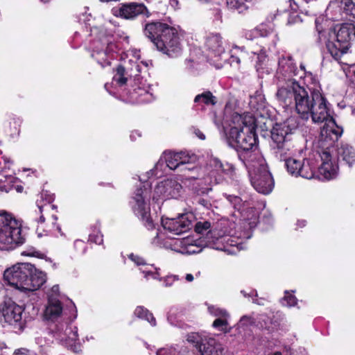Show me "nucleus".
Returning a JSON list of instances; mask_svg holds the SVG:
<instances>
[{
  "label": "nucleus",
  "mask_w": 355,
  "mask_h": 355,
  "mask_svg": "<svg viewBox=\"0 0 355 355\" xmlns=\"http://www.w3.org/2000/svg\"><path fill=\"white\" fill-rule=\"evenodd\" d=\"M340 6L346 15L355 18V0H340Z\"/></svg>",
  "instance_id": "ea45409f"
},
{
  "label": "nucleus",
  "mask_w": 355,
  "mask_h": 355,
  "mask_svg": "<svg viewBox=\"0 0 355 355\" xmlns=\"http://www.w3.org/2000/svg\"><path fill=\"white\" fill-rule=\"evenodd\" d=\"M213 14L214 15L215 20L221 21L222 19V13L221 10L219 8H216L214 10Z\"/></svg>",
  "instance_id": "864d4df0"
},
{
  "label": "nucleus",
  "mask_w": 355,
  "mask_h": 355,
  "mask_svg": "<svg viewBox=\"0 0 355 355\" xmlns=\"http://www.w3.org/2000/svg\"><path fill=\"white\" fill-rule=\"evenodd\" d=\"M192 214H184L173 218H162L163 228L172 235H179L189 230L192 227Z\"/></svg>",
  "instance_id": "f3484780"
},
{
  "label": "nucleus",
  "mask_w": 355,
  "mask_h": 355,
  "mask_svg": "<svg viewBox=\"0 0 355 355\" xmlns=\"http://www.w3.org/2000/svg\"><path fill=\"white\" fill-rule=\"evenodd\" d=\"M288 2L291 10L293 12H297L298 10V5L296 3V2L294 0H289Z\"/></svg>",
  "instance_id": "6e6d98bb"
},
{
  "label": "nucleus",
  "mask_w": 355,
  "mask_h": 355,
  "mask_svg": "<svg viewBox=\"0 0 355 355\" xmlns=\"http://www.w3.org/2000/svg\"><path fill=\"white\" fill-rule=\"evenodd\" d=\"M229 61H230L231 66L235 67H239V66L240 64V62H241L240 57L238 55L232 54L230 58Z\"/></svg>",
  "instance_id": "8fccbe9b"
},
{
  "label": "nucleus",
  "mask_w": 355,
  "mask_h": 355,
  "mask_svg": "<svg viewBox=\"0 0 355 355\" xmlns=\"http://www.w3.org/2000/svg\"><path fill=\"white\" fill-rule=\"evenodd\" d=\"M304 66L301 64L300 70H297L292 57L288 54L282 53L279 56L277 79L281 82H284V80H287V83L289 80L291 82H297L293 78V76H300L302 77L304 74Z\"/></svg>",
  "instance_id": "4468645a"
},
{
  "label": "nucleus",
  "mask_w": 355,
  "mask_h": 355,
  "mask_svg": "<svg viewBox=\"0 0 355 355\" xmlns=\"http://www.w3.org/2000/svg\"><path fill=\"white\" fill-rule=\"evenodd\" d=\"M182 187L175 180L168 179L159 183L154 190L153 199L158 200L159 198H177L182 193Z\"/></svg>",
  "instance_id": "412c9836"
},
{
  "label": "nucleus",
  "mask_w": 355,
  "mask_h": 355,
  "mask_svg": "<svg viewBox=\"0 0 355 355\" xmlns=\"http://www.w3.org/2000/svg\"><path fill=\"white\" fill-rule=\"evenodd\" d=\"M51 219H52V225H55V220H57V216L55 214H52Z\"/></svg>",
  "instance_id": "e2e57ef3"
},
{
  "label": "nucleus",
  "mask_w": 355,
  "mask_h": 355,
  "mask_svg": "<svg viewBox=\"0 0 355 355\" xmlns=\"http://www.w3.org/2000/svg\"><path fill=\"white\" fill-rule=\"evenodd\" d=\"M338 164L343 162L352 167L355 164V148L348 144L341 143L337 148Z\"/></svg>",
  "instance_id": "cd10ccee"
},
{
  "label": "nucleus",
  "mask_w": 355,
  "mask_h": 355,
  "mask_svg": "<svg viewBox=\"0 0 355 355\" xmlns=\"http://www.w3.org/2000/svg\"><path fill=\"white\" fill-rule=\"evenodd\" d=\"M156 234H157L156 237H157V241L155 240L154 243L156 244H159V240L161 239V235L157 232L156 233Z\"/></svg>",
  "instance_id": "338daca9"
},
{
  "label": "nucleus",
  "mask_w": 355,
  "mask_h": 355,
  "mask_svg": "<svg viewBox=\"0 0 355 355\" xmlns=\"http://www.w3.org/2000/svg\"><path fill=\"white\" fill-rule=\"evenodd\" d=\"M243 237L246 239H250L251 237V234L249 232L244 233Z\"/></svg>",
  "instance_id": "774afa93"
},
{
  "label": "nucleus",
  "mask_w": 355,
  "mask_h": 355,
  "mask_svg": "<svg viewBox=\"0 0 355 355\" xmlns=\"http://www.w3.org/2000/svg\"><path fill=\"white\" fill-rule=\"evenodd\" d=\"M59 294V286L58 285H54L49 294V297L50 296H52L53 297H56L57 295Z\"/></svg>",
  "instance_id": "603ef678"
},
{
  "label": "nucleus",
  "mask_w": 355,
  "mask_h": 355,
  "mask_svg": "<svg viewBox=\"0 0 355 355\" xmlns=\"http://www.w3.org/2000/svg\"><path fill=\"white\" fill-rule=\"evenodd\" d=\"M229 222L223 220L214 228L209 221H199L195 225L198 234H206L204 240L188 236L176 239L173 244V250L182 254H191L200 252L205 246L213 249L236 254L241 249V243L233 240L227 230Z\"/></svg>",
  "instance_id": "f257e3e1"
},
{
  "label": "nucleus",
  "mask_w": 355,
  "mask_h": 355,
  "mask_svg": "<svg viewBox=\"0 0 355 355\" xmlns=\"http://www.w3.org/2000/svg\"><path fill=\"white\" fill-rule=\"evenodd\" d=\"M157 355H176L177 350L173 347H165L159 349L157 352Z\"/></svg>",
  "instance_id": "37998d69"
},
{
  "label": "nucleus",
  "mask_w": 355,
  "mask_h": 355,
  "mask_svg": "<svg viewBox=\"0 0 355 355\" xmlns=\"http://www.w3.org/2000/svg\"><path fill=\"white\" fill-rule=\"evenodd\" d=\"M199 352L202 355H223L222 345L211 337H208L205 343H202Z\"/></svg>",
  "instance_id": "7c9ffc66"
},
{
  "label": "nucleus",
  "mask_w": 355,
  "mask_h": 355,
  "mask_svg": "<svg viewBox=\"0 0 355 355\" xmlns=\"http://www.w3.org/2000/svg\"><path fill=\"white\" fill-rule=\"evenodd\" d=\"M285 166L291 175H300L306 179H311L314 177V171L313 166L309 162H301L293 158L286 159Z\"/></svg>",
  "instance_id": "b1692460"
},
{
  "label": "nucleus",
  "mask_w": 355,
  "mask_h": 355,
  "mask_svg": "<svg viewBox=\"0 0 355 355\" xmlns=\"http://www.w3.org/2000/svg\"><path fill=\"white\" fill-rule=\"evenodd\" d=\"M89 241L96 244H101L103 243V235L101 232L91 234L89 236Z\"/></svg>",
  "instance_id": "a18cd8bd"
},
{
  "label": "nucleus",
  "mask_w": 355,
  "mask_h": 355,
  "mask_svg": "<svg viewBox=\"0 0 355 355\" xmlns=\"http://www.w3.org/2000/svg\"><path fill=\"white\" fill-rule=\"evenodd\" d=\"M263 299H259V300H257V299H253L252 300V302L253 303H255V304H257L259 305H264V303H263Z\"/></svg>",
  "instance_id": "052dcab7"
},
{
  "label": "nucleus",
  "mask_w": 355,
  "mask_h": 355,
  "mask_svg": "<svg viewBox=\"0 0 355 355\" xmlns=\"http://www.w3.org/2000/svg\"><path fill=\"white\" fill-rule=\"evenodd\" d=\"M250 116H242L239 114H234L232 116L229 123L224 125V131L226 135L227 143L234 148V139L236 141H241L243 137V132H245L244 128L249 124Z\"/></svg>",
  "instance_id": "dca6fc26"
},
{
  "label": "nucleus",
  "mask_w": 355,
  "mask_h": 355,
  "mask_svg": "<svg viewBox=\"0 0 355 355\" xmlns=\"http://www.w3.org/2000/svg\"><path fill=\"white\" fill-rule=\"evenodd\" d=\"M21 224L7 213L0 214V248L8 250L24 243Z\"/></svg>",
  "instance_id": "9d476101"
},
{
  "label": "nucleus",
  "mask_w": 355,
  "mask_h": 355,
  "mask_svg": "<svg viewBox=\"0 0 355 355\" xmlns=\"http://www.w3.org/2000/svg\"><path fill=\"white\" fill-rule=\"evenodd\" d=\"M51 333L57 340L70 347L73 351L79 350L80 346L76 343L78 340V328L76 327H69L67 324L55 325Z\"/></svg>",
  "instance_id": "a211bd4d"
},
{
  "label": "nucleus",
  "mask_w": 355,
  "mask_h": 355,
  "mask_svg": "<svg viewBox=\"0 0 355 355\" xmlns=\"http://www.w3.org/2000/svg\"><path fill=\"white\" fill-rule=\"evenodd\" d=\"M343 133V127L338 125L334 120V135L336 137V139L340 138Z\"/></svg>",
  "instance_id": "3c124183"
},
{
  "label": "nucleus",
  "mask_w": 355,
  "mask_h": 355,
  "mask_svg": "<svg viewBox=\"0 0 355 355\" xmlns=\"http://www.w3.org/2000/svg\"><path fill=\"white\" fill-rule=\"evenodd\" d=\"M140 180L144 182L133 192L130 200V206L134 214L143 222L148 230H150L154 227L150 215V184L144 176L140 178Z\"/></svg>",
  "instance_id": "0eeeda50"
},
{
  "label": "nucleus",
  "mask_w": 355,
  "mask_h": 355,
  "mask_svg": "<svg viewBox=\"0 0 355 355\" xmlns=\"http://www.w3.org/2000/svg\"><path fill=\"white\" fill-rule=\"evenodd\" d=\"M207 309L208 312L216 318H229L230 316L226 310L214 305H208Z\"/></svg>",
  "instance_id": "a19ab883"
},
{
  "label": "nucleus",
  "mask_w": 355,
  "mask_h": 355,
  "mask_svg": "<svg viewBox=\"0 0 355 355\" xmlns=\"http://www.w3.org/2000/svg\"><path fill=\"white\" fill-rule=\"evenodd\" d=\"M194 133L196 134V135L200 139L203 140L205 139V135L198 129H196L194 130Z\"/></svg>",
  "instance_id": "13d9d810"
},
{
  "label": "nucleus",
  "mask_w": 355,
  "mask_h": 355,
  "mask_svg": "<svg viewBox=\"0 0 355 355\" xmlns=\"http://www.w3.org/2000/svg\"><path fill=\"white\" fill-rule=\"evenodd\" d=\"M4 280L21 292L35 291L46 282V274L28 263H18L7 268Z\"/></svg>",
  "instance_id": "20e7f679"
},
{
  "label": "nucleus",
  "mask_w": 355,
  "mask_h": 355,
  "mask_svg": "<svg viewBox=\"0 0 355 355\" xmlns=\"http://www.w3.org/2000/svg\"><path fill=\"white\" fill-rule=\"evenodd\" d=\"M255 320L250 315H243L239 320L238 325L239 327H245L254 324Z\"/></svg>",
  "instance_id": "c03bdc74"
},
{
  "label": "nucleus",
  "mask_w": 355,
  "mask_h": 355,
  "mask_svg": "<svg viewBox=\"0 0 355 355\" xmlns=\"http://www.w3.org/2000/svg\"><path fill=\"white\" fill-rule=\"evenodd\" d=\"M296 127L295 119L289 118L283 123H276L271 130L270 146L275 157L280 160L287 159L286 156L292 147L291 135Z\"/></svg>",
  "instance_id": "6e6552de"
},
{
  "label": "nucleus",
  "mask_w": 355,
  "mask_h": 355,
  "mask_svg": "<svg viewBox=\"0 0 355 355\" xmlns=\"http://www.w3.org/2000/svg\"><path fill=\"white\" fill-rule=\"evenodd\" d=\"M315 25L319 34L320 42L324 44L327 51L333 55V43L331 40L333 31V20L324 16H320L316 19Z\"/></svg>",
  "instance_id": "5701e85b"
},
{
  "label": "nucleus",
  "mask_w": 355,
  "mask_h": 355,
  "mask_svg": "<svg viewBox=\"0 0 355 355\" xmlns=\"http://www.w3.org/2000/svg\"><path fill=\"white\" fill-rule=\"evenodd\" d=\"M53 199V196L49 195L46 192H42L40 195V200H37V205L41 214L38 220L39 225L37 229L38 236L43 235L42 232H39V230L44 227L45 216L48 215L55 208V205L51 204Z\"/></svg>",
  "instance_id": "a878e982"
},
{
  "label": "nucleus",
  "mask_w": 355,
  "mask_h": 355,
  "mask_svg": "<svg viewBox=\"0 0 355 355\" xmlns=\"http://www.w3.org/2000/svg\"><path fill=\"white\" fill-rule=\"evenodd\" d=\"M297 225L300 227H304L306 225V221L305 220H299L297 222Z\"/></svg>",
  "instance_id": "680f3d73"
},
{
  "label": "nucleus",
  "mask_w": 355,
  "mask_h": 355,
  "mask_svg": "<svg viewBox=\"0 0 355 355\" xmlns=\"http://www.w3.org/2000/svg\"><path fill=\"white\" fill-rule=\"evenodd\" d=\"M14 187H15L17 192H21L23 190V187L20 185H16V187L15 186Z\"/></svg>",
  "instance_id": "69168bd1"
},
{
  "label": "nucleus",
  "mask_w": 355,
  "mask_h": 355,
  "mask_svg": "<svg viewBox=\"0 0 355 355\" xmlns=\"http://www.w3.org/2000/svg\"><path fill=\"white\" fill-rule=\"evenodd\" d=\"M278 90L276 94L277 100L284 105V106H291L294 101V95L292 87L287 83V80L284 82H277Z\"/></svg>",
  "instance_id": "bb28decb"
},
{
  "label": "nucleus",
  "mask_w": 355,
  "mask_h": 355,
  "mask_svg": "<svg viewBox=\"0 0 355 355\" xmlns=\"http://www.w3.org/2000/svg\"><path fill=\"white\" fill-rule=\"evenodd\" d=\"M63 313V308L59 300L50 296L44 311V318L48 320H56Z\"/></svg>",
  "instance_id": "c85d7f7f"
},
{
  "label": "nucleus",
  "mask_w": 355,
  "mask_h": 355,
  "mask_svg": "<svg viewBox=\"0 0 355 355\" xmlns=\"http://www.w3.org/2000/svg\"><path fill=\"white\" fill-rule=\"evenodd\" d=\"M225 197L234 208L239 211L243 216H245L248 209H250L251 216L247 215L245 219L248 220V225L250 229L254 227L257 224L258 214L256 209L253 207L254 203L247 200L243 201L240 197L236 196L225 194Z\"/></svg>",
  "instance_id": "4be33fe9"
},
{
  "label": "nucleus",
  "mask_w": 355,
  "mask_h": 355,
  "mask_svg": "<svg viewBox=\"0 0 355 355\" xmlns=\"http://www.w3.org/2000/svg\"><path fill=\"white\" fill-rule=\"evenodd\" d=\"M112 36L108 35L96 40L94 43L92 57L103 67L110 65L117 51Z\"/></svg>",
  "instance_id": "ddd939ff"
},
{
  "label": "nucleus",
  "mask_w": 355,
  "mask_h": 355,
  "mask_svg": "<svg viewBox=\"0 0 355 355\" xmlns=\"http://www.w3.org/2000/svg\"><path fill=\"white\" fill-rule=\"evenodd\" d=\"M227 319L228 318H216L214 321L212 327L218 331L228 333L230 331L231 328L229 327Z\"/></svg>",
  "instance_id": "58836bf2"
},
{
  "label": "nucleus",
  "mask_w": 355,
  "mask_h": 355,
  "mask_svg": "<svg viewBox=\"0 0 355 355\" xmlns=\"http://www.w3.org/2000/svg\"><path fill=\"white\" fill-rule=\"evenodd\" d=\"M135 315L141 319L147 320L152 326L156 325V320L151 313L144 306H137L134 312Z\"/></svg>",
  "instance_id": "c9c22d12"
},
{
  "label": "nucleus",
  "mask_w": 355,
  "mask_h": 355,
  "mask_svg": "<svg viewBox=\"0 0 355 355\" xmlns=\"http://www.w3.org/2000/svg\"><path fill=\"white\" fill-rule=\"evenodd\" d=\"M112 14L125 19H134L139 15H144L146 17L150 16V12L144 3L136 2L123 3L119 8H114L112 10Z\"/></svg>",
  "instance_id": "aec40b11"
},
{
  "label": "nucleus",
  "mask_w": 355,
  "mask_h": 355,
  "mask_svg": "<svg viewBox=\"0 0 355 355\" xmlns=\"http://www.w3.org/2000/svg\"><path fill=\"white\" fill-rule=\"evenodd\" d=\"M335 34L337 44H334V49L340 52V55L338 52L334 53V60H338L341 55L347 52L351 46L350 41L355 37V25L352 23H343L337 31L334 27Z\"/></svg>",
  "instance_id": "2eb2a0df"
},
{
  "label": "nucleus",
  "mask_w": 355,
  "mask_h": 355,
  "mask_svg": "<svg viewBox=\"0 0 355 355\" xmlns=\"http://www.w3.org/2000/svg\"><path fill=\"white\" fill-rule=\"evenodd\" d=\"M331 146H327L320 153L322 164L318 168V178L322 181H329L333 178V162H332Z\"/></svg>",
  "instance_id": "393cba45"
},
{
  "label": "nucleus",
  "mask_w": 355,
  "mask_h": 355,
  "mask_svg": "<svg viewBox=\"0 0 355 355\" xmlns=\"http://www.w3.org/2000/svg\"><path fill=\"white\" fill-rule=\"evenodd\" d=\"M19 182V179L13 175L0 173V191L8 192Z\"/></svg>",
  "instance_id": "473e14b6"
},
{
  "label": "nucleus",
  "mask_w": 355,
  "mask_h": 355,
  "mask_svg": "<svg viewBox=\"0 0 355 355\" xmlns=\"http://www.w3.org/2000/svg\"><path fill=\"white\" fill-rule=\"evenodd\" d=\"M288 83L292 87L297 112L303 119H308L311 116L313 122H324L320 131L321 137L331 141L333 134V116L329 114L326 99L320 92L318 89H309V96L308 92L297 82L289 80Z\"/></svg>",
  "instance_id": "f03ea898"
},
{
  "label": "nucleus",
  "mask_w": 355,
  "mask_h": 355,
  "mask_svg": "<svg viewBox=\"0 0 355 355\" xmlns=\"http://www.w3.org/2000/svg\"><path fill=\"white\" fill-rule=\"evenodd\" d=\"M74 248L80 253H84L85 251L86 245L82 240H76L74 242Z\"/></svg>",
  "instance_id": "de8ad7c7"
},
{
  "label": "nucleus",
  "mask_w": 355,
  "mask_h": 355,
  "mask_svg": "<svg viewBox=\"0 0 355 355\" xmlns=\"http://www.w3.org/2000/svg\"><path fill=\"white\" fill-rule=\"evenodd\" d=\"M217 103L216 97L209 91L198 94L194 98V103L197 105H214Z\"/></svg>",
  "instance_id": "72a5a7b5"
},
{
  "label": "nucleus",
  "mask_w": 355,
  "mask_h": 355,
  "mask_svg": "<svg viewBox=\"0 0 355 355\" xmlns=\"http://www.w3.org/2000/svg\"><path fill=\"white\" fill-rule=\"evenodd\" d=\"M205 46L216 56H220L225 52L222 38L219 34H209L206 38Z\"/></svg>",
  "instance_id": "c756f323"
},
{
  "label": "nucleus",
  "mask_w": 355,
  "mask_h": 355,
  "mask_svg": "<svg viewBox=\"0 0 355 355\" xmlns=\"http://www.w3.org/2000/svg\"><path fill=\"white\" fill-rule=\"evenodd\" d=\"M196 160H190L187 163L181 173L186 180H198L199 184L211 186L218 184L222 181V177L219 172L231 174L234 168L228 163L223 164L218 158L210 160V166L214 169L211 171L207 176L205 175V170L194 164Z\"/></svg>",
  "instance_id": "423d86ee"
},
{
  "label": "nucleus",
  "mask_w": 355,
  "mask_h": 355,
  "mask_svg": "<svg viewBox=\"0 0 355 355\" xmlns=\"http://www.w3.org/2000/svg\"><path fill=\"white\" fill-rule=\"evenodd\" d=\"M24 309L14 302L6 304L1 310L0 318L15 330L21 331L24 328L22 314Z\"/></svg>",
  "instance_id": "6ab92c4d"
},
{
  "label": "nucleus",
  "mask_w": 355,
  "mask_h": 355,
  "mask_svg": "<svg viewBox=\"0 0 355 355\" xmlns=\"http://www.w3.org/2000/svg\"><path fill=\"white\" fill-rule=\"evenodd\" d=\"M129 258L131 261H132L137 266L145 265V261H144V259L137 255L130 254L129 255Z\"/></svg>",
  "instance_id": "09e8293b"
},
{
  "label": "nucleus",
  "mask_w": 355,
  "mask_h": 355,
  "mask_svg": "<svg viewBox=\"0 0 355 355\" xmlns=\"http://www.w3.org/2000/svg\"><path fill=\"white\" fill-rule=\"evenodd\" d=\"M37 340V343L40 345L41 346H42V342H43V338L42 337H39L36 339Z\"/></svg>",
  "instance_id": "0e129e2a"
},
{
  "label": "nucleus",
  "mask_w": 355,
  "mask_h": 355,
  "mask_svg": "<svg viewBox=\"0 0 355 355\" xmlns=\"http://www.w3.org/2000/svg\"><path fill=\"white\" fill-rule=\"evenodd\" d=\"M13 355H30V354L26 349H19L15 351Z\"/></svg>",
  "instance_id": "5fc2aeb1"
},
{
  "label": "nucleus",
  "mask_w": 355,
  "mask_h": 355,
  "mask_svg": "<svg viewBox=\"0 0 355 355\" xmlns=\"http://www.w3.org/2000/svg\"><path fill=\"white\" fill-rule=\"evenodd\" d=\"M253 59L256 60V68L257 70L262 69L266 65L268 62V56L264 50H261L259 53H253Z\"/></svg>",
  "instance_id": "4c0bfd02"
},
{
  "label": "nucleus",
  "mask_w": 355,
  "mask_h": 355,
  "mask_svg": "<svg viewBox=\"0 0 355 355\" xmlns=\"http://www.w3.org/2000/svg\"><path fill=\"white\" fill-rule=\"evenodd\" d=\"M155 269L156 271L153 272L151 270L146 268V269L142 270L141 272L144 275V277L146 279L153 278L154 279H159L160 281L163 280L164 285L166 287L172 286L175 281L179 279L178 277L176 275H169L162 279L158 272L159 269L156 268Z\"/></svg>",
  "instance_id": "2f4dec72"
},
{
  "label": "nucleus",
  "mask_w": 355,
  "mask_h": 355,
  "mask_svg": "<svg viewBox=\"0 0 355 355\" xmlns=\"http://www.w3.org/2000/svg\"><path fill=\"white\" fill-rule=\"evenodd\" d=\"M254 119L250 118L249 124L245 125L244 130L245 132H243V137L241 141H236L234 139V148L236 150H241L239 154L240 159L243 162L245 166H250L252 167L254 162L257 161V158H253L254 154L261 153L257 149V139L254 132Z\"/></svg>",
  "instance_id": "9b49d317"
},
{
  "label": "nucleus",
  "mask_w": 355,
  "mask_h": 355,
  "mask_svg": "<svg viewBox=\"0 0 355 355\" xmlns=\"http://www.w3.org/2000/svg\"><path fill=\"white\" fill-rule=\"evenodd\" d=\"M209 336L205 333L192 332L187 336V340L193 344L200 351V347L205 343Z\"/></svg>",
  "instance_id": "f704fd0d"
},
{
  "label": "nucleus",
  "mask_w": 355,
  "mask_h": 355,
  "mask_svg": "<svg viewBox=\"0 0 355 355\" xmlns=\"http://www.w3.org/2000/svg\"><path fill=\"white\" fill-rule=\"evenodd\" d=\"M250 0H227V5L231 10H236L239 13L245 12Z\"/></svg>",
  "instance_id": "e433bc0d"
},
{
  "label": "nucleus",
  "mask_w": 355,
  "mask_h": 355,
  "mask_svg": "<svg viewBox=\"0 0 355 355\" xmlns=\"http://www.w3.org/2000/svg\"><path fill=\"white\" fill-rule=\"evenodd\" d=\"M185 279L188 282H191L194 279L193 275L191 274H187L185 276Z\"/></svg>",
  "instance_id": "bf43d9fd"
},
{
  "label": "nucleus",
  "mask_w": 355,
  "mask_h": 355,
  "mask_svg": "<svg viewBox=\"0 0 355 355\" xmlns=\"http://www.w3.org/2000/svg\"><path fill=\"white\" fill-rule=\"evenodd\" d=\"M257 30L260 32V35L261 37H266L273 31L272 27L267 28L266 26L263 24H261L260 26H259Z\"/></svg>",
  "instance_id": "49530a36"
},
{
  "label": "nucleus",
  "mask_w": 355,
  "mask_h": 355,
  "mask_svg": "<svg viewBox=\"0 0 355 355\" xmlns=\"http://www.w3.org/2000/svg\"><path fill=\"white\" fill-rule=\"evenodd\" d=\"M190 160H196V157L193 155H189L184 152H166L155 164V168L146 173V176L148 179H150L153 177H160L162 175L160 171L164 166V162L166 163V166L170 169H178L181 172L185 164Z\"/></svg>",
  "instance_id": "f8f14e48"
},
{
  "label": "nucleus",
  "mask_w": 355,
  "mask_h": 355,
  "mask_svg": "<svg viewBox=\"0 0 355 355\" xmlns=\"http://www.w3.org/2000/svg\"><path fill=\"white\" fill-rule=\"evenodd\" d=\"M147 65L143 62L129 60L123 65H119L114 71L112 83L116 86L122 87L128 82H134L132 85V91L130 92V100L133 103H144L150 101L148 92V85L146 80L141 75Z\"/></svg>",
  "instance_id": "7ed1b4c3"
},
{
  "label": "nucleus",
  "mask_w": 355,
  "mask_h": 355,
  "mask_svg": "<svg viewBox=\"0 0 355 355\" xmlns=\"http://www.w3.org/2000/svg\"><path fill=\"white\" fill-rule=\"evenodd\" d=\"M144 35L156 46L158 51L171 58L179 56L182 45L178 30L165 23L152 22L147 24L144 30Z\"/></svg>",
  "instance_id": "39448f33"
},
{
  "label": "nucleus",
  "mask_w": 355,
  "mask_h": 355,
  "mask_svg": "<svg viewBox=\"0 0 355 355\" xmlns=\"http://www.w3.org/2000/svg\"><path fill=\"white\" fill-rule=\"evenodd\" d=\"M257 158L253 166H245L248 171L251 184L256 191L263 194L270 193L274 187V180L268 170L266 160L261 153L253 155Z\"/></svg>",
  "instance_id": "1a4fd4ad"
},
{
  "label": "nucleus",
  "mask_w": 355,
  "mask_h": 355,
  "mask_svg": "<svg viewBox=\"0 0 355 355\" xmlns=\"http://www.w3.org/2000/svg\"><path fill=\"white\" fill-rule=\"evenodd\" d=\"M22 255L30 256V257H39L40 252L33 250L31 252L24 251L21 253Z\"/></svg>",
  "instance_id": "4d7b16f0"
},
{
  "label": "nucleus",
  "mask_w": 355,
  "mask_h": 355,
  "mask_svg": "<svg viewBox=\"0 0 355 355\" xmlns=\"http://www.w3.org/2000/svg\"><path fill=\"white\" fill-rule=\"evenodd\" d=\"M281 303L283 306L289 307L294 306L297 304V299L293 295L288 293V291H286L285 295L282 298Z\"/></svg>",
  "instance_id": "79ce46f5"
}]
</instances>
